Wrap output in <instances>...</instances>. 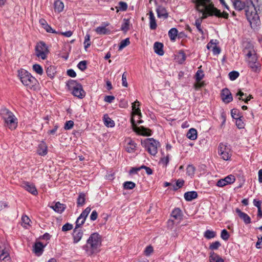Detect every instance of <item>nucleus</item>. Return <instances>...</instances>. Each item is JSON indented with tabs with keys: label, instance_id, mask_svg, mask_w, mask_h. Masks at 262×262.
<instances>
[{
	"label": "nucleus",
	"instance_id": "1",
	"mask_svg": "<svg viewBox=\"0 0 262 262\" xmlns=\"http://www.w3.org/2000/svg\"><path fill=\"white\" fill-rule=\"evenodd\" d=\"M196 9L201 14L202 18H206L209 16L215 15L217 17H222L227 18L228 14L214 7L211 0H194Z\"/></svg>",
	"mask_w": 262,
	"mask_h": 262
},
{
	"label": "nucleus",
	"instance_id": "2",
	"mask_svg": "<svg viewBox=\"0 0 262 262\" xmlns=\"http://www.w3.org/2000/svg\"><path fill=\"white\" fill-rule=\"evenodd\" d=\"M102 236L97 232L92 233L88 237L82 249L88 256H92L99 253L102 245Z\"/></svg>",
	"mask_w": 262,
	"mask_h": 262
},
{
	"label": "nucleus",
	"instance_id": "3",
	"mask_svg": "<svg viewBox=\"0 0 262 262\" xmlns=\"http://www.w3.org/2000/svg\"><path fill=\"white\" fill-rule=\"evenodd\" d=\"M246 15L252 28H256L260 24L259 16L257 14L256 8L251 1H246L245 9Z\"/></svg>",
	"mask_w": 262,
	"mask_h": 262
},
{
	"label": "nucleus",
	"instance_id": "4",
	"mask_svg": "<svg viewBox=\"0 0 262 262\" xmlns=\"http://www.w3.org/2000/svg\"><path fill=\"white\" fill-rule=\"evenodd\" d=\"M18 77L21 83L28 89L36 90L38 87L37 80L28 71L21 70L18 71Z\"/></svg>",
	"mask_w": 262,
	"mask_h": 262
},
{
	"label": "nucleus",
	"instance_id": "5",
	"mask_svg": "<svg viewBox=\"0 0 262 262\" xmlns=\"http://www.w3.org/2000/svg\"><path fill=\"white\" fill-rule=\"evenodd\" d=\"M1 115L5 122V126L10 129H15L17 126V119L14 115L7 109H3Z\"/></svg>",
	"mask_w": 262,
	"mask_h": 262
},
{
	"label": "nucleus",
	"instance_id": "6",
	"mask_svg": "<svg viewBox=\"0 0 262 262\" xmlns=\"http://www.w3.org/2000/svg\"><path fill=\"white\" fill-rule=\"evenodd\" d=\"M68 86L74 96L79 99H82L85 97V92L83 90L81 84L77 83L75 81L72 80L68 83Z\"/></svg>",
	"mask_w": 262,
	"mask_h": 262
},
{
	"label": "nucleus",
	"instance_id": "7",
	"mask_svg": "<svg viewBox=\"0 0 262 262\" xmlns=\"http://www.w3.org/2000/svg\"><path fill=\"white\" fill-rule=\"evenodd\" d=\"M141 144L150 155L155 156L157 153L159 143L153 138H147L142 141Z\"/></svg>",
	"mask_w": 262,
	"mask_h": 262
},
{
	"label": "nucleus",
	"instance_id": "8",
	"mask_svg": "<svg viewBox=\"0 0 262 262\" xmlns=\"http://www.w3.org/2000/svg\"><path fill=\"white\" fill-rule=\"evenodd\" d=\"M49 53L48 48L45 42L40 41L36 45L35 55L38 58L42 60L46 59Z\"/></svg>",
	"mask_w": 262,
	"mask_h": 262
},
{
	"label": "nucleus",
	"instance_id": "9",
	"mask_svg": "<svg viewBox=\"0 0 262 262\" xmlns=\"http://www.w3.org/2000/svg\"><path fill=\"white\" fill-rule=\"evenodd\" d=\"M218 152L224 160L227 161L230 160L231 152L230 148L227 145L221 144L219 147Z\"/></svg>",
	"mask_w": 262,
	"mask_h": 262
},
{
	"label": "nucleus",
	"instance_id": "10",
	"mask_svg": "<svg viewBox=\"0 0 262 262\" xmlns=\"http://www.w3.org/2000/svg\"><path fill=\"white\" fill-rule=\"evenodd\" d=\"M91 208L89 207L86 208L80 214L76 221L75 227L79 228L84 223L86 219L90 213Z\"/></svg>",
	"mask_w": 262,
	"mask_h": 262
},
{
	"label": "nucleus",
	"instance_id": "11",
	"mask_svg": "<svg viewBox=\"0 0 262 262\" xmlns=\"http://www.w3.org/2000/svg\"><path fill=\"white\" fill-rule=\"evenodd\" d=\"M244 52L247 56V61L248 63L257 61L255 51L253 46H250L249 48H245Z\"/></svg>",
	"mask_w": 262,
	"mask_h": 262
},
{
	"label": "nucleus",
	"instance_id": "12",
	"mask_svg": "<svg viewBox=\"0 0 262 262\" xmlns=\"http://www.w3.org/2000/svg\"><path fill=\"white\" fill-rule=\"evenodd\" d=\"M132 118L131 119L132 126H135L138 123H142L143 121L142 120L136 119V118H139L141 117V114L139 107H137V108L132 110Z\"/></svg>",
	"mask_w": 262,
	"mask_h": 262
},
{
	"label": "nucleus",
	"instance_id": "13",
	"mask_svg": "<svg viewBox=\"0 0 262 262\" xmlns=\"http://www.w3.org/2000/svg\"><path fill=\"white\" fill-rule=\"evenodd\" d=\"M155 4L157 6L156 12L158 17L160 18H167L168 16V13L165 8L161 5H158L157 0L155 1Z\"/></svg>",
	"mask_w": 262,
	"mask_h": 262
},
{
	"label": "nucleus",
	"instance_id": "14",
	"mask_svg": "<svg viewBox=\"0 0 262 262\" xmlns=\"http://www.w3.org/2000/svg\"><path fill=\"white\" fill-rule=\"evenodd\" d=\"M133 128L136 133L141 136H149L151 135V130L143 126L138 127L137 125H135L133 126Z\"/></svg>",
	"mask_w": 262,
	"mask_h": 262
},
{
	"label": "nucleus",
	"instance_id": "15",
	"mask_svg": "<svg viewBox=\"0 0 262 262\" xmlns=\"http://www.w3.org/2000/svg\"><path fill=\"white\" fill-rule=\"evenodd\" d=\"M83 235V231L78 228H75L73 231L72 233V237L73 240V243L74 244H77L82 239Z\"/></svg>",
	"mask_w": 262,
	"mask_h": 262
},
{
	"label": "nucleus",
	"instance_id": "16",
	"mask_svg": "<svg viewBox=\"0 0 262 262\" xmlns=\"http://www.w3.org/2000/svg\"><path fill=\"white\" fill-rule=\"evenodd\" d=\"M221 98L223 101L226 103H229L233 100L231 93L228 89H224L222 91Z\"/></svg>",
	"mask_w": 262,
	"mask_h": 262
},
{
	"label": "nucleus",
	"instance_id": "17",
	"mask_svg": "<svg viewBox=\"0 0 262 262\" xmlns=\"http://www.w3.org/2000/svg\"><path fill=\"white\" fill-rule=\"evenodd\" d=\"M125 149L128 152H133L136 148V144L130 138L125 140Z\"/></svg>",
	"mask_w": 262,
	"mask_h": 262
},
{
	"label": "nucleus",
	"instance_id": "18",
	"mask_svg": "<svg viewBox=\"0 0 262 262\" xmlns=\"http://www.w3.org/2000/svg\"><path fill=\"white\" fill-rule=\"evenodd\" d=\"M22 186L27 191H29L32 194L34 195H36L37 194V191L33 184L29 183L28 182H24L23 183Z\"/></svg>",
	"mask_w": 262,
	"mask_h": 262
},
{
	"label": "nucleus",
	"instance_id": "19",
	"mask_svg": "<svg viewBox=\"0 0 262 262\" xmlns=\"http://www.w3.org/2000/svg\"><path fill=\"white\" fill-rule=\"evenodd\" d=\"M39 24L41 26V27L48 33H57V32L53 29L52 27L48 25L47 21L41 18L39 19Z\"/></svg>",
	"mask_w": 262,
	"mask_h": 262
},
{
	"label": "nucleus",
	"instance_id": "20",
	"mask_svg": "<svg viewBox=\"0 0 262 262\" xmlns=\"http://www.w3.org/2000/svg\"><path fill=\"white\" fill-rule=\"evenodd\" d=\"M235 212L238 214L239 217L243 220L244 223L246 224H250L251 223V219L246 213L242 212L239 209L236 208Z\"/></svg>",
	"mask_w": 262,
	"mask_h": 262
},
{
	"label": "nucleus",
	"instance_id": "21",
	"mask_svg": "<svg viewBox=\"0 0 262 262\" xmlns=\"http://www.w3.org/2000/svg\"><path fill=\"white\" fill-rule=\"evenodd\" d=\"M149 27L151 30H155L157 28V25L156 17L151 10L149 11Z\"/></svg>",
	"mask_w": 262,
	"mask_h": 262
},
{
	"label": "nucleus",
	"instance_id": "22",
	"mask_svg": "<svg viewBox=\"0 0 262 262\" xmlns=\"http://www.w3.org/2000/svg\"><path fill=\"white\" fill-rule=\"evenodd\" d=\"M31 221L26 214H23L21 218V225L25 229H29L31 226Z\"/></svg>",
	"mask_w": 262,
	"mask_h": 262
},
{
	"label": "nucleus",
	"instance_id": "23",
	"mask_svg": "<svg viewBox=\"0 0 262 262\" xmlns=\"http://www.w3.org/2000/svg\"><path fill=\"white\" fill-rule=\"evenodd\" d=\"M233 5L236 10L241 11L244 9H246V2H244L241 0H233Z\"/></svg>",
	"mask_w": 262,
	"mask_h": 262
},
{
	"label": "nucleus",
	"instance_id": "24",
	"mask_svg": "<svg viewBox=\"0 0 262 262\" xmlns=\"http://www.w3.org/2000/svg\"><path fill=\"white\" fill-rule=\"evenodd\" d=\"M44 246L40 242H37L33 247V252L37 256H40L43 251Z\"/></svg>",
	"mask_w": 262,
	"mask_h": 262
},
{
	"label": "nucleus",
	"instance_id": "25",
	"mask_svg": "<svg viewBox=\"0 0 262 262\" xmlns=\"http://www.w3.org/2000/svg\"><path fill=\"white\" fill-rule=\"evenodd\" d=\"M204 77V74L203 71L199 68L195 74V80L197 81V83L195 85L196 88H200L202 86V84L200 82V81Z\"/></svg>",
	"mask_w": 262,
	"mask_h": 262
},
{
	"label": "nucleus",
	"instance_id": "26",
	"mask_svg": "<svg viewBox=\"0 0 262 262\" xmlns=\"http://www.w3.org/2000/svg\"><path fill=\"white\" fill-rule=\"evenodd\" d=\"M37 152L39 155L45 156L48 152V147L44 142H41L38 145Z\"/></svg>",
	"mask_w": 262,
	"mask_h": 262
},
{
	"label": "nucleus",
	"instance_id": "27",
	"mask_svg": "<svg viewBox=\"0 0 262 262\" xmlns=\"http://www.w3.org/2000/svg\"><path fill=\"white\" fill-rule=\"evenodd\" d=\"M163 46L162 43L156 42L154 45L155 52L159 55L162 56L164 54Z\"/></svg>",
	"mask_w": 262,
	"mask_h": 262
},
{
	"label": "nucleus",
	"instance_id": "28",
	"mask_svg": "<svg viewBox=\"0 0 262 262\" xmlns=\"http://www.w3.org/2000/svg\"><path fill=\"white\" fill-rule=\"evenodd\" d=\"M1 262H11L9 253L7 250H3L0 254Z\"/></svg>",
	"mask_w": 262,
	"mask_h": 262
},
{
	"label": "nucleus",
	"instance_id": "29",
	"mask_svg": "<svg viewBox=\"0 0 262 262\" xmlns=\"http://www.w3.org/2000/svg\"><path fill=\"white\" fill-rule=\"evenodd\" d=\"M210 262H224V260L218 254L212 252L209 256Z\"/></svg>",
	"mask_w": 262,
	"mask_h": 262
},
{
	"label": "nucleus",
	"instance_id": "30",
	"mask_svg": "<svg viewBox=\"0 0 262 262\" xmlns=\"http://www.w3.org/2000/svg\"><path fill=\"white\" fill-rule=\"evenodd\" d=\"M171 216L174 220L180 221L182 219L181 210L179 208H175L171 212Z\"/></svg>",
	"mask_w": 262,
	"mask_h": 262
},
{
	"label": "nucleus",
	"instance_id": "31",
	"mask_svg": "<svg viewBox=\"0 0 262 262\" xmlns=\"http://www.w3.org/2000/svg\"><path fill=\"white\" fill-rule=\"evenodd\" d=\"M185 199L187 201H191L195 199L198 196V194L196 191H189L185 192L184 195Z\"/></svg>",
	"mask_w": 262,
	"mask_h": 262
},
{
	"label": "nucleus",
	"instance_id": "32",
	"mask_svg": "<svg viewBox=\"0 0 262 262\" xmlns=\"http://www.w3.org/2000/svg\"><path fill=\"white\" fill-rule=\"evenodd\" d=\"M51 207L55 211L60 213L63 212L65 209L64 205L59 202L56 203L55 204Z\"/></svg>",
	"mask_w": 262,
	"mask_h": 262
},
{
	"label": "nucleus",
	"instance_id": "33",
	"mask_svg": "<svg viewBox=\"0 0 262 262\" xmlns=\"http://www.w3.org/2000/svg\"><path fill=\"white\" fill-rule=\"evenodd\" d=\"M64 8V4L60 1L57 0L54 2V10L55 12L58 13L63 11Z\"/></svg>",
	"mask_w": 262,
	"mask_h": 262
},
{
	"label": "nucleus",
	"instance_id": "34",
	"mask_svg": "<svg viewBox=\"0 0 262 262\" xmlns=\"http://www.w3.org/2000/svg\"><path fill=\"white\" fill-rule=\"evenodd\" d=\"M104 123L108 127H113L115 126L114 121L112 120L107 115H104L103 117Z\"/></svg>",
	"mask_w": 262,
	"mask_h": 262
},
{
	"label": "nucleus",
	"instance_id": "35",
	"mask_svg": "<svg viewBox=\"0 0 262 262\" xmlns=\"http://www.w3.org/2000/svg\"><path fill=\"white\" fill-rule=\"evenodd\" d=\"M187 137L188 139L194 140L197 138V131L194 128H190L187 134Z\"/></svg>",
	"mask_w": 262,
	"mask_h": 262
},
{
	"label": "nucleus",
	"instance_id": "36",
	"mask_svg": "<svg viewBox=\"0 0 262 262\" xmlns=\"http://www.w3.org/2000/svg\"><path fill=\"white\" fill-rule=\"evenodd\" d=\"M46 73L47 75L50 78H53L55 76V74L56 73L55 68L53 66H49L47 68L46 70Z\"/></svg>",
	"mask_w": 262,
	"mask_h": 262
},
{
	"label": "nucleus",
	"instance_id": "37",
	"mask_svg": "<svg viewBox=\"0 0 262 262\" xmlns=\"http://www.w3.org/2000/svg\"><path fill=\"white\" fill-rule=\"evenodd\" d=\"M32 69L34 72L39 75H42L43 70L41 66L38 64H34L32 66Z\"/></svg>",
	"mask_w": 262,
	"mask_h": 262
},
{
	"label": "nucleus",
	"instance_id": "38",
	"mask_svg": "<svg viewBox=\"0 0 262 262\" xmlns=\"http://www.w3.org/2000/svg\"><path fill=\"white\" fill-rule=\"evenodd\" d=\"M95 31L99 35L105 34L108 32V30L106 28V26L98 27L95 29Z\"/></svg>",
	"mask_w": 262,
	"mask_h": 262
},
{
	"label": "nucleus",
	"instance_id": "39",
	"mask_svg": "<svg viewBox=\"0 0 262 262\" xmlns=\"http://www.w3.org/2000/svg\"><path fill=\"white\" fill-rule=\"evenodd\" d=\"M178 30L177 29L173 28H171L168 32V35L172 40H174L177 36Z\"/></svg>",
	"mask_w": 262,
	"mask_h": 262
},
{
	"label": "nucleus",
	"instance_id": "40",
	"mask_svg": "<svg viewBox=\"0 0 262 262\" xmlns=\"http://www.w3.org/2000/svg\"><path fill=\"white\" fill-rule=\"evenodd\" d=\"M204 18H202V16H201L200 18H198L195 21V26H196L199 32L201 33L202 34H204L203 31L202 29L201 28V24L202 19Z\"/></svg>",
	"mask_w": 262,
	"mask_h": 262
},
{
	"label": "nucleus",
	"instance_id": "41",
	"mask_svg": "<svg viewBox=\"0 0 262 262\" xmlns=\"http://www.w3.org/2000/svg\"><path fill=\"white\" fill-rule=\"evenodd\" d=\"M215 235V232L210 230H206L204 233V237L207 239L212 238L214 237Z\"/></svg>",
	"mask_w": 262,
	"mask_h": 262
},
{
	"label": "nucleus",
	"instance_id": "42",
	"mask_svg": "<svg viewBox=\"0 0 262 262\" xmlns=\"http://www.w3.org/2000/svg\"><path fill=\"white\" fill-rule=\"evenodd\" d=\"M248 64L252 70L254 72L257 71L260 67L259 64L257 61L248 63Z\"/></svg>",
	"mask_w": 262,
	"mask_h": 262
},
{
	"label": "nucleus",
	"instance_id": "43",
	"mask_svg": "<svg viewBox=\"0 0 262 262\" xmlns=\"http://www.w3.org/2000/svg\"><path fill=\"white\" fill-rule=\"evenodd\" d=\"M135 186V183L131 181H127L123 184L124 188L125 189H133Z\"/></svg>",
	"mask_w": 262,
	"mask_h": 262
},
{
	"label": "nucleus",
	"instance_id": "44",
	"mask_svg": "<svg viewBox=\"0 0 262 262\" xmlns=\"http://www.w3.org/2000/svg\"><path fill=\"white\" fill-rule=\"evenodd\" d=\"M130 43L129 39L127 38L124 40H122L119 45V50H121Z\"/></svg>",
	"mask_w": 262,
	"mask_h": 262
},
{
	"label": "nucleus",
	"instance_id": "45",
	"mask_svg": "<svg viewBox=\"0 0 262 262\" xmlns=\"http://www.w3.org/2000/svg\"><path fill=\"white\" fill-rule=\"evenodd\" d=\"M224 180L227 185L233 183L235 181V177L233 175H229L225 177Z\"/></svg>",
	"mask_w": 262,
	"mask_h": 262
},
{
	"label": "nucleus",
	"instance_id": "46",
	"mask_svg": "<svg viewBox=\"0 0 262 262\" xmlns=\"http://www.w3.org/2000/svg\"><path fill=\"white\" fill-rule=\"evenodd\" d=\"M85 195L83 193L79 194L77 199V204L79 206H82L85 203Z\"/></svg>",
	"mask_w": 262,
	"mask_h": 262
},
{
	"label": "nucleus",
	"instance_id": "47",
	"mask_svg": "<svg viewBox=\"0 0 262 262\" xmlns=\"http://www.w3.org/2000/svg\"><path fill=\"white\" fill-rule=\"evenodd\" d=\"M129 21L128 19H124L123 23L122 24L121 28V30L125 32L128 31L129 29Z\"/></svg>",
	"mask_w": 262,
	"mask_h": 262
},
{
	"label": "nucleus",
	"instance_id": "48",
	"mask_svg": "<svg viewBox=\"0 0 262 262\" xmlns=\"http://www.w3.org/2000/svg\"><path fill=\"white\" fill-rule=\"evenodd\" d=\"M195 168L192 165H188L186 169V173L187 174L192 177L194 174Z\"/></svg>",
	"mask_w": 262,
	"mask_h": 262
},
{
	"label": "nucleus",
	"instance_id": "49",
	"mask_svg": "<svg viewBox=\"0 0 262 262\" xmlns=\"http://www.w3.org/2000/svg\"><path fill=\"white\" fill-rule=\"evenodd\" d=\"M169 161V155H167L166 156L162 157L160 160V163L164 166H166Z\"/></svg>",
	"mask_w": 262,
	"mask_h": 262
},
{
	"label": "nucleus",
	"instance_id": "50",
	"mask_svg": "<svg viewBox=\"0 0 262 262\" xmlns=\"http://www.w3.org/2000/svg\"><path fill=\"white\" fill-rule=\"evenodd\" d=\"M236 125L238 128H243L245 126V124L243 120L241 117L236 119Z\"/></svg>",
	"mask_w": 262,
	"mask_h": 262
},
{
	"label": "nucleus",
	"instance_id": "51",
	"mask_svg": "<svg viewBox=\"0 0 262 262\" xmlns=\"http://www.w3.org/2000/svg\"><path fill=\"white\" fill-rule=\"evenodd\" d=\"M84 45L85 49L89 47L91 45L90 35L89 34H86L85 36Z\"/></svg>",
	"mask_w": 262,
	"mask_h": 262
},
{
	"label": "nucleus",
	"instance_id": "52",
	"mask_svg": "<svg viewBox=\"0 0 262 262\" xmlns=\"http://www.w3.org/2000/svg\"><path fill=\"white\" fill-rule=\"evenodd\" d=\"M239 76V73L236 71H232L229 73L230 80H234Z\"/></svg>",
	"mask_w": 262,
	"mask_h": 262
},
{
	"label": "nucleus",
	"instance_id": "53",
	"mask_svg": "<svg viewBox=\"0 0 262 262\" xmlns=\"http://www.w3.org/2000/svg\"><path fill=\"white\" fill-rule=\"evenodd\" d=\"M153 251V247L149 245L145 248L144 252L146 256H149Z\"/></svg>",
	"mask_w": 262,
	"mask_h": 262
},
{
	"label": "nucleus",
	"instance_id": "54",
	"mask_svg": "<svg viewBox=\"0 0 262 262\" xmlns=\"http://www.w3.org/2000/svg\"><path fill=\"white\" fill-rule=\"evenodd\" d=\"M177 57H178V61L181 63L183 62L186 59L185 54L183 52H180L178 54Z\"/></svg>",
	"mask_w": 262,
	"mask_h": 262
},
{
	"label": "nucleus",
	"instance_id": "55",
	"mask_svg": "<svg viewBox=\"0 0 262 262\" xmlns=\"http://www.w3.org/2000/svg\"><path fill=\"white\" fill-rule=\"evenodd\" d=\"M221 237L225 241H227L229 238V234L226 229H223L222 231Z\"/></svg>",
	"mask_w": 262,
	"mask_h": 262
},
{
	"label": "nucleus",
	"instance_id": "56",
	"mask_svg": "<svg viewBox=\"0 0 262 262\" xmlns=\"http://www.w3.org/2000/svg\"><path fill=\"white\" fill-rule=\"evenodd\" d=\"M74 126V122L73 121L70 120L67 121L64 124V128L66 130H69L71 129Z\"/></svg>",
	"mask_w": 262,
	"mask_h": 262
},
{
	"label": "nucleus",
	"instance_id": "57",
	"mask_svg": "<svg viewBox=\"0 0 262 262\" xmlns=\"http://www.w3.org/2000/svg\"><path fill=\"white\" fill-rule=\"evenodd\" d=\"M78 68L81 71H84L86 68V62L85 61H81L79 62L77 65Z\"/></svg>",
	"mask_w": 262,
	"mask_h": 262
},
{
	"label": "nucleus",
	"instance_id": "58",
	"mask_svg": "<svg viewBox=\"0 0 262 262\" xmlns=\"http://www.w3.org/2000/svg\"><path fill=\"white\" fill-rule=\"evenodd\" d=\"M221 246V243L216 241L215 242L212 243L209 246V248L211 250H216L219 248V247Z\"/></svg>",
	"mask_w": 262,
	"mask_h": 262
},
{
	"label": "nucleus",
	"instance_id": "59",
	"mask_svg": "<svg viewBox=\"0 0 262 262\" xmlns=\"http://www.w3.org/2000/svg\"><path fill=\"white\" fill-rule=\"evenodd\" d=\"M73 228V225L69 223L64 224L62 227L63 231H67L71 230Z\"/></svg>",
	"mask_w": 262,
	"mask_h": 262
},
{
	"label": "nucleus",
	"instance_id": "60",
	"mask_svg": "<svg viewBox=\"0 0 262 262\" xmlns=\"http://www.w3.org/2000/svg\"><path fill=\"white\" fill-rule=\"evenodd\" d=\"M184 183V181L182 179H179L176 182V187H174V189H177L182 187Z\"/></svg>",
	"mask_w": 262,
	"mask_h": 262
},
{
	"label": "nucleus",
	"instance_id": "61",
	"mask_svg": "<svg viewBox=\"0 0 262 262\" xmlns=\"http://www.w3.org/2000/svg\"><path fill=\"white\" fill-rule=\"evenodd\" d=\"M119 9L121 11H125L127 9V5L126 3L120 2L119 3Z\"/></svg>",
	"mask_w": 262,
	"mask_h": 262
},
{
	"label": "nucleus",
	"instance_id": "62",
	"mask_svg": "<svg viewBox=\"0 0 262 262\" xmlns=\"http://www.w3.org/2000/svg\"><path fill=\"white\" fill-rule=\"evenodd\" d=\"M216 45L213 40H211L207 45V48L208 50H212V49Z\"/></svg>",
	"mask_w": 262,
	"mask_h": 262
},
{
	"label": "nucleus",
	"instance_id": "63",
	"mask_svg": "<svg viewBox=\"0 0 262 262\" xmlns=\"http://www.w3.org/2000/svg\"><path fill=\"white\" fill-rule=\"evenodd\" d=\"M98 216V213L96 210H94L92 211L91 215H90V219L92 221H95L97 219Z\"/></svg>",
	"mask_w": 262,
	"mask_h": 262
},
{
	"label": "nucleus",
	"instance_id": "64",
	"mask_svg": "<svg viewBox=\"0 0 262 262\" xmlns=\"http://www.w3.org/2000/svg\"><path fill=\"white\" fill-rule=\"evenodd\" d=\"M261 246H262V236H261L260 237H258V240L256 244V247L258 249L260 248Z\"/></svg>",
	"mask_w": 262,
	"mask_h": 262
}]
</instances>
